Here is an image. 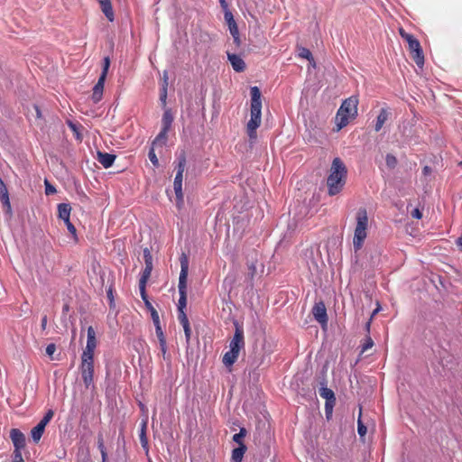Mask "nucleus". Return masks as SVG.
Wrapping results in <instances>:
<instances>
[{
  "instance_id": "nucleus-8",
  "label": "nucleus",
  "mask_w": 462,
  "mask_h": 462,
  "mask_svg": "<svg viewBox=\"0 0 462 462\" xmlns=\"http://www.w3.org/2000/svg\"><path fill=\"white\" fill-rule=\"evenodd\" d=\"M97 347L96 332L93 327L88 328L87 345L81 355V361L94 360V352Z\"/></svg>"
},
{
  "instance_id": "nucleus-48",
  "label": "nucleus",
  "mask_w": 462,
  "mask_h": 462,
  "mask_svg": "<svg viewBox=\"0 0 462 462\" xmlns=\"http://www.w3.org/2000/svg\"><path fill=\"white\" fill-rule=\"evenodd\" d=\"M228 29H229L230 34L232 36H236V35L239 34L236 23H232L231 25H228Z\"/></svg>"
},
{
  "instance_id": "nucleus-16",
  "label": "nucleus",
  "mask_w": 462,
  "mask_h": 462,
  "mask_svg": "<svg viewBox=\"0 0 462 462\" xmlns=\"http://www.w3.org/2000/svg\"><path fill=\"white\" fill-rule=\"evenodd\" d=\"M106 78L99 76V79L93 88L92 99L94 103H97L101 100L103 96L104 85Z\"/></svg>"
},
{
  "instance_id": "nucleus-61",
  "label": "nucleus",
  "mask_w": 462,
  "mask_h": 462,
  "mask_svg": "<svg viewBox=\"0 0 462 462\" xmlns=\"http://www.w3.org/2000/svg\"><path fill=\"white\" fill-rule=\"evenodd\" d=\"M371 321L372 319H370L365 324V329L368 333L370 332Z\"/></svg>"
},
{
  "instance_id": "nucleus-24",
  "label": "nucleus",
  "mask_w": 462,
  "mask_h": 462,
  "mask_svg": "<svg viewBox=\"0 0 462 462\" xmlns=\"http://www.w3.org/2000/svg\"><path fill=\"white\" fill-rule=\"evenodd\" d=\"M169 130L162 128L160 133L157 134L155 139L152 141V145L153 146H164L167 142V135Z\"/></svg>"
},
{
  "instance_id": "nucleus-50",
  "label": "nucleus",
  "mask_w": 462,
  "mask_h": 462,
  "mask_svg": "<svg viewBox=\"0 0 462 462\" xmlns=\"http://www.w3.org/2000/svg\"><path fill=\"white\" fill-rule=\"evenodd\" d=\"M167 99V89L165 88H161V93H160V100L163 105L166 104Z\"/></svg>"
},
{
  "instance_id": "nucleus-43",
  "label": "nucleus",
  "mask_w": 462,
  "mask_h": 462,
  "mask_svg": "<svg viewBox=\"0 0 462 462\" xmlns=\"http://www.w3.org/2000/svg\"><path fill=\"white\" fill-rule=\"evenodd\" d=\"M56 188L49 183L47 180H45V193L46 195H51L56 193Z\"/></svg>"
},
{
  "instance_id": "nucleus-38",
  "label": "nucleus",
  "mask_w": 462,
  "mask_h": 462,
  "mask_svg": "<svg viewBox=\"0 0 462 462\" xmlns=\"http://www.w3.org/2000/svg\"><path fill=\"white\" fill-rule=\"evenodd\" d=\"M367 429L365 425L362 422L361 419H358L357 421V432L361 437H364L366 434Z\"/></svg>"
},
{
  "instance_id": "nucleus-17",
  "label": "nucleus",
  "mask_w": 462,
  "mask_h": 462,
  "mask_svg": "<svg viewBox=\"0 0 462 462\" xmlns=\"http://www.w3.org/2000/svg\"><path fill=\"white\" fill-rule=\"evenodd\" d=\"M116 158V157L114 154L97 152V161L106 169L110 168L113 165Z\"/></svg>"
},
{
  "instance_id": "nucleus-7",
  "label": "nucleus",
  "mask_w": 462,
  "mask_h": 462,
  "mask_svg": "<svg viewBox=\"0 0 462 462\" xmlns=\"http://www.w3.org/2000/svg\"><path fill=\"white\" fill-rule=\"evenodd\" d=\"M319 395L326 400L325 414L327 420H330L333 413V408L336 403V397L334 392L327 387L325 381L321 383V387L319 388Z\"/></svg>"
},
{
  "instance_id": "nucleus-52",
  "label": "nucleus",
  "mask_w": 462,
  "mask_h": 462,
  "mask_svg": "<svg viewBox=\"0 0 462 462\" xmlns=\"http://www.w3.org/2000/svg\"><path fill=\"white\" fill-rule=\"evenodd\" d=\"M411 214V217L416 219H420L422 217V213L418 208H414Z\"/></svg>"
},
{
  "instance_id": "nucleus-51",
  "label": "nucleus",
  "mask_w": 462,
  "mask_h": 462,
  "mask_svg": "<svg viewBox=\"0 0 462 462\" xmlns=\"http://www.w3.org/2000/svg\"><path fill=\"white\" fill-rule=\"evenodd\" d=\"M97 447H98V449L100 450V453L106 452V447L104 445V440H103L102 436H100L98 438Z\"/></svg>"
},
{
  "instance_id": "nucleus-2",
  "label": "nucleus",
  "mask_w": 462,
  "mask_h": 462,
  "mask_svg": "<svg viewBox=\"0 0 462 462\" xmlns=\"http://www.w3.org/2000/svg\"><path fill=\"white\" fill-rule=\"evenodd\" d=\"M347 170L342 160L338 157L332 162L330 173L327 180L328 192L330 196L338 194L346 183Z\"/></svg>"
},
{
  "instance_id": "nucleus-42",
  "label": "nucleus",
  "mask_w": 462,
  "mask_h": 462,
  "mask_svg": "<svg viewBox=\"0 0 462 462\" xmlns=\"http://www.w3.org/2000/svg\"><path fill=\"white\" fill-rule=\"evenodd\" d=\"M400 34H401V36H402L404 40H406V42H408V44L411 42V41H413V40H415V39H416L413 35H411V34H410V33L406 32H405L403 29H402V28L400 29Z\"/></svg>"
},
{
  "instance_id": "nucleus-18",
  "label": "nucleus",
  "mask_w": 462,
  "mask_h": 462,
  "mask_svg": "<svg viewBox=\"0 0 462 462\" xmlns=\"http://www.w3.org/2000/svg\"><path fill=\"white\" fill-rule=\"evenodd\" d=\"M101 10L109 22L115 20V14L110 0H98Z\"/></svg>"
},
{
  "instance_id": "nucleus-25",
  "label": "nucleus",
  "mask_w": 462,
  "mask_h": 462,
  "mask_svg": "<svg viewBox=\"0 0 462 462\" xmlns=\"http://www.w3.org/2000/svg\"><path fill=\"white\" fill-rule=\"evenodd\" d=\"M155 332H156V336L159 339L162 354L163 356H165V354L167 352V344H166V338L164 337L162 327H158L157 328H155Z\"/></svg>"
},
{
  "instance_id": "nucleus-55",
  "label": "nucleus",
  "mask_w": 462,
  "mask_h": 462,
  "mask_svg": "<svg viewBox=\"0 0 462 462\" xmlns=\"http://www.w3.org/2000/svg\"><path fill=\"white\" fill-rule=\"evenodd\" d=\"M107 297L110 300V305H112L114 303V296H113V291H112L111 288L107 291Z\"/></svg>"
},
{
  "instance_id": "nucleus-41",
  "label": "nucleus",
  "mask_w": 462,
  "mask_h": 462,
  "mask_svg": "<svg viewBox=\"0 0 462 462\" xmlns=\"http://www.w3.org/2000/svg\"><path fill=\"white\" fill-rule=\"evenodd\" d=\"M400 34H401V36H402L404 40H406V42H408V44L411 42V41H413V40H415V39H416L413 35H411V34H410V33L406 32H405L403 29H402V28L400 29Z\"/></svg>"
},
{
  "instance_id": "nucleus-1",
  "label": "nucleus",
  "mask_w": 462,
  "mask_h": 462,
  "mask_svg": "<svg viewBox=\"0 0 462 462\" xmlns=\"http://www.w3.org/2000/svg\"><path fill=\"white\" fill-rule=\"evenodd\" d=\"M262 122V100L261 91L258 87L251 88V106L250 119L246 125V133L251 143H254L257 139V128Z\"/></svg>"
},
{
  "instance_id": "nucleus-30",
  "label": "nucleus",
  "mask_w": 462,
  "mask_h": 462,
  "mask_svg": "<svg viewBox=\"0 0 462 462\" xmlns=\"http://www.w3.org/2000/svg\"><path fill=\"white\" fill-rule=\"evenodd\" d=\"M246 435V430L245 428H240L239 432L236 433L233 436V441L238 444V446H241V444H244L243 439Z\"/></svg>"
},
{
  "instance_id": "nucleus-45",
  "label": "nucleus",
  "mask_w": 462,
  "mask_h": 462,
  "mask_svg": "<svg viewBox=\"0 0 462 462\" xmlns=\"http://www.w3.org/2000/svg\"><path fill=\"white\" fill-rule=\"evenodd\" d=\"M151 318L152 319V322H153V325H154L155 328H157L158 327H161L160 317H159V314H158L157 310H153L152 311V314L151 315Z\"/></svg>"
},
{
  "instance_id": "nucleus-22",
  "label": "nucleus",
  "mask_w": 462,
  "mask_h": 462,
  "mask_svg": "<svg viewBox=\"0 0 462 462\" xmlns=\"http://www.w3.org/2000/svg\"><path fill=\"white\" fill-rule=\"evenodd\" d=\"M173 122V115L171 109L167 108L164 110L162 118V128L170 130Z\"/></svg>"
},
{
  "instance_id": "nucleus-64",
  "label": "nucleus",
  "mask_w": 462,
  "mask_h": 462,
  "mask_svg": "<svg viewBox=\"0 0 462 462\" xmlns=\"http://www.w3.org/2000/svg\"><path fill=\"white\" fill-rule=\"evenodd\" d=\"M69 310V305H64L63 307V311H68Z\"/></svg>"
},
{
  "instance_id": "nucleus-12",
  "label": "nucleus",
  "mask_w": 462,
  "mask_h": 462,
  "mask_svg": "<svg viewBox=\"0 0 462 462\" xmlns=\"http://www.w3.org/2000/svg\"><path fill=\"white\" fill-rule=\"evenodd\" d=\"M312 314L315 319L321 325L325 326L328 323V315L326 306L323 301L315 303L312 308Z\"/></svg>"
},
{
  "instance_id": "nucleus-62",
  "label": "nucleus",
  "mask_w": 462,
  "mask_h": 462,
  "mask_svg": "<svg viewBox=\"0 0 462 462\" xmlns=\"http://www.w3.org/2000/svg\"><path fill=\"white\" fill-rule=\"evenodd\" d=\"M35 110H36V113H37V116L41 117V111H40V108L37 106H35Z\"/></svg>"
},
{
  "instance_id": "nucleus-32",
  "label": "nucleus",
  "mask_w": 462,
  "mask_h": 462,
  "mask_svg": "<svg viewBox=\"0 0 462 462\" xmlns=\"http://www.w3.org/2000/svg\"><path fill=\"white\" fill-rule=\"evenodd\" d=\"M54 415V412L52 410H49L45 415L43 416V418L41 420V421L39 422L40 425L43 426L44 428L46 427V425L51 421V420L52 419Z\"/></svg>"
},
{
  "instance_id": "nucleus-5",
  "label": "nucleus",
  "mask_w": 462,
  "mask_h": 462,
  "mask_svg": "<svg viewBox=\"0 0 462 462\" xmlns=\"http://www.w3.org/2000/svg\"><path fill=\"white\" fill-rule=\"evenodd\" d=\"M368 217L365 208H359L356 213V226L355 229L353 246L355 251L362 248L364 242L367 236Z\"/></svg>"
},
{
  "instance_id": "nucleus-19",
  "label": "nucleus",
  "mask_w": 462,
  "mask_h": 462,
  "mask_svg": "<svg viewBox=\"0 0 462 462\" xmlns=\"http://www.w3.org/2000/svg\"><path fill=\"white\" fill-rule=\"evenodd\" d=\"M146 429H147V421L143 420L140 427L139 439L142 445V448L144 449L145 453H149V444L148 439L146 436Z\"/></svg>"
},
{
  "instance_id": "nucleus-13",
  "label": "nucleus",
  "mask_w": 462,
  "mask_h": 462,
  "mask_svg": "<svg viewBox=\"0 0 462 462\" xmlns=\"http://www.w3.org/2000/svg\"><path fill=\"white\" fill-rule=\"evenodd\" d=\"M10 438L13 441L14 449H22L25 446V436L18 429H13L10 431Z\"/></svg>"
},
{
  "instance_id": "nucleus-3",
  "label": "nucleus",
  "mask_w": 462,
  "mask_h": 462,
  "mask_svg": "<svg viewBox=\"0 0 462 462\" xmlns=\"http://www.w3.org/2000/svg\"><path fill=\"white\" fill-rule=\"evenodd\" d=\"M235 334L229 343V350L223 356V364L230 367L232 366L238 358L239 352L245 347V337L243 328L238 324L237 321L234 322Z\"/></svg>"
},
{
  "instance_id": "nucleus-29",
  "label": "nucleus",
  "mask_w": 462,
  "mask_h": 462,
  "mask_svg": "<svg viewBox=\"0 0 462 462\" xmlns=\"http://www.w3.org/2000/svg\"><path fill=\"white\" fill-rule=\"evenodd\" d=\"M185 166H186V155H185V152H182L178 156V159H177V165H176L177 173L183 174L184 170H185Z\"/></svg>"
},
{
  "instance_id": "nucleus-11",
  "label": "nucleus",
  "mask_w": 462,
  "mask_h": 462,
  "mask_svg": "<svg viewBox=\"0 0 462 462\" xmlns=\"http://www.w3.org/2000/svg\"><path fill=\"white\" fill-rule=\"evenodd\" d=\"M408 45L415 63L417 64L418 67L422 68L424 65V56L420 42L417 39H415L413 41H411V42Z\"/></svg>"
},
{
  "instance_id": "nucleus-23",
  "label": "nucleus",
  "mask_w": 462,
  "mask_h": 462,
  "mask_svg": "<svg viewBox=\"0 0 462 462\" xmlns=\"http://www.w3.org/2000/svg\"><path fill=\"white\" fill-rule=\"evenodd\" d=\"M246 451V446L245 444H241L237 448H234L232 451V462H241L243 457Z\"/></svg>"
},
{
  "instance_id": "nucleus-6",
  "label": "nucleus",
  "mask_w": 462,
  "mask_h": 462,
  "mask_svg": "<svg viewBox=\"0 0 462 462\" xmlns=\"http://www.w3.org/2000/svg\"><path fill=\"white\" fill-rule=\"evenodd\" d=\"M180 273L179 277L178 291L180 298L178 300V310H185L187 306V279L189 273V259L185 254L180 258Z\"/></svg>"
},
{
  "instance_id": "nucleus-53",
  "label": "nucleus",
  "mask_w": 462,
  "mask_h": 462,
  "mask_svg": "<svg viewBox=\"0 0 462 462\" xmlns=\"http://www.w3.org/2000/svg\"><path fill=\"white\" fill-rule=\"evenodd\" d=\"M162 88H165V89L168 88V72L167 71L163 72V82H162Z\"/></svg>"
},
{
  "instance_id": "nucleus-49",
  "label": "nucleus",
  "mask_w": 462,
  "mask_h": 462,
  "mask_svg": "<svg viewBox=\"0 0 462 462\" xmlns=\"http://www.w3.org/2000/svg\"><path fill=\"white\" fill-rule=\"evenodd\" d=\"M248 269H249V276L251 279H253L256 273V265L254 263H251L249 265H248Z\"/></svg>"
},
{
  "instance_id": "nucleus-60",
  "label": "nucleus",
  "mask_w": 462,
  "mask_h": 462,
  "mask_svg": "<svg viewBox=\"0 0 462 462\" xmlns=\"http://www.w3.org/2000/svg\"><path fill=\"white\" fill-rule=\"evenodd\" d=\"M101 457H102V462H108V460H107V453L106 452L101 453Z\"/></svg>"
},
{
  "instance_id": "nucleus-36",
  "label": "nucleus",
  "mask_w": 462,
  "mask_h": 462,
  "mask_svg": "<svg viewBox=\"0 0 462 462\" xmlns=\"http://www.w3.org/2000/svg\"><path fill=\"white\" fill-rule=\"evenodd\" d=\"M385 162L387 166H389L390 168H393L397 164V160L395 156H393V154H387L385 157Z\"/></svg>"
},
{
  "instance_id": "nucleus-56",
  "label": "nucleus",
  "mask_w": 462,
  "mask_h": 462,
  "mask_svg": "<svg viewBox=\"0 0 462 462\" xmlns=\"http://www.w3.org/2000/svg\"><path fill=\"white\" fill-rule=\"evenodd\" d=\"M221 7L224 9V11L229 10L228 5L226 0H219Z\"/></svg>"
},
{
  "instance_id": "nucleus-14",
  "label": "nucleus",
  "mask_w": 462,
  "mask_h": 462,
  "mask_svg": "<svg viewBox=\"0 0 462 462\" xmlns=\"http://www.w3.org/2000/svg\"><path fill=\"white\" fill-rule=\"evenodd\" d=\"M182 178H183V174L176 173V176H175V179L173 181V188H174L178 206H180V204L183 203Z\"/></svg>"
},
{
  "instance_id": "nucleus-15",
  "label": "nucleus",
  "mask_w": 462,
  "mask_h": 462,
  "mask_svg": "<svg viewBox=\"0 0 462 462\" xmlns=\"http://www.w3.org/2000/svg\"><path fill=\"white\" fill-rule=\"evenodd\" d=\"M227 58L235 71L242 72L245 69V63L240 56L233 53H227Z\"/></svg>"
},
{
  "instance_id": "nucleus-20",
  "label": "nucleus",
  "mask_w": 462,
  "mask_h": 462,
  "mask_svg": "<svg viewBox=\"0 0 462 462\" xmlns=\"http://www.w3.org/2000/svg\"><path fill=\"white\" fill-rule=\"evenodd\" d=\"M71 207L69 203H60L58 205V217L63 221L70 219Z\"/></svg>"
},
{
  "instance_id": "nucleus-54",
  "label": "nucleus",
  "mask_w": 462,
  "mask_h": 462,
  "mask_svg": "<svg viewBox=\"0 0 462 462\" xmlns=\"http://www.w3.org/2000/svg\"><path fill=\"white\" fill-rule=\"evenodd\" d=\"M47 321H48V319H47V316H43V317L42 318V321H41V328H42V330H45V329H46V327H47Z\"/></svg>"
},
{
  "instance_id": "nucleus-28",
  "label": "nucleus",
  "mask_w": 462,
  "mask_h": 462,
  "mask_svg": "<svg viewBox=\"0 0 462 462\" xmlns=\"http://www.w3.org/2000/svg\"><path fill=\"white\" fill-rule=\"evenodd\" d=\"M139 290H140L141 298L143 300L146 309L150 311V313L152 315V311L156 310L154 309V307L152 306V304L150 302V300L148 299L145 287H139Z\"/></svg>"
},
{
  "instance_id": "nucleus-9",
  "label": "nucleus",
  "mask_w": 462,
  "mask_h": 462,
  "mask_svg": "<svg viewBox=\"0 0 462 462\" xmlns=\"http://www.w3.org/2000/svg\"><path fill=\"white\" fill-rule=\"evenodd\" d=\"M79 369L86 388H89L94 380V360L81 361Z\"/></svg>"
},
{
  "instance_id": "nucleus-40",
  "label": "nucleus",
  "mask_w": 462,
  "mask_h": 462,
  "mask_svg": "<svg viewBox=\"0 0 462 462\" xmlns=\"http://www.w3.org/2000/svg\"><path fill=\"white\" fill-rule=\"evenodd\" d=\"M224 17H225V21L226 22L227 25H231L232 23H236L234 16L232 14V13L230 12V10L225 11Z\"/></svg>"
},
{
  "instance_id": "nucleus-63",
  "label": "nucleus",
  "mask_w": 462,
  "mask_h": 462,
  "mask_svg": "<svg viewBox=\"0 0 462 462\" xmlns=\"http://www.w3.org/2000/svg\"><path fill=\"white\" fill-rule=\"evenodd\" d=\"M378 310H379L378 309H376V310H374V312H373V314H372V316H371V318H370L371 319H373V317H374V316L378 312Z\"/></svg>"
},
{
  "instance_id": "nucleus-44",
  "label": "nucleus",
  "mask_w": 462,
  "mask_h": 462,
  "mask_svg": "<svg viewBox=\"0 0 462 462\" xmlns=\"http://www.w3.org/2000/svg\"><path fill=\"white\" fill-rule=\"evenodd\" d=\"M151 318L152 319V322H153V325H154L155 328H157L158 327H161L160 317H159V314H158L157 310H153L152 311V314L151 315Z\"/></svg>"
},
{
  "instance_id": "nucleus-31",
  "label": "nucleus",
  "mask_w": 462,
  "mask_h": 462,
  "mask_svg": "<svg viewBox=\"0 0 462 462\" xmlns=\"http://www.w3.org/2000/svg\"><path fill=\"white\" fill-rule=\"evenodd\" d=\"M155 147L156 146L153 145L151 146L148 152V157L154 167H159V160L155 153Z\"/></svg>"
},
{
  "instance_id": "nucleus-33",
  "label": "nucleus",
  "mask_w": 462,
  "mask_h": 462,
  "mask_svg": "<svg viewBox=\"0 0 462 462\" xmlns=\"http://www.w3.org/2000/svg\"><path fill=\"white\" fill-rule=\"evenodd\" d=\"M68 231L70 233L75 241L78 240L77 230L75 226L70 222V219L64 221Z\"/></svg>"
},
{
  "instance_id": "nucleus-39",
  "label": "nucleus",
  "mask_w": 462,
  "mask_h": 462,
  "mask_svg": "<svg viewBox=\"0 0 462 462\" xmlns=\"http://www.w3.org/2000/svg\"><path fill=\"white\" fill-rule=\"evenodd\" d=\"M181 326H182L183 330H184L186 342H187V344H189V340H190V336H191V328H190L189 323V324H184V325H181Z\"/></svg>"
},
{
  "instance_id": "nucleus-47",
  "label": "nucleus",
  "mask_w": 462,
  "mask_h": 462,
  "mask_svg": "<svg viewBox=\"0 0 462 462\" xmlns=\"http://www.w3.org/2000/svg\"><path fill=\"white\" fill-rule=\"evenodd\" d=\"M56 351V346L55 344L51 343L49 344L46 347V354L51 357V359H53L52 355Z\"/></svg>"
},
{
  "instance_id": "nucleus-37",
  "label": "nucleus",
  "mask_w": 462,
  "mask_h": 462,
  "mask_svg": "<svg viewBox=\"0 0 462 462\" xmlns=\"http://www.w3.org/2000/svg\"><path fill=\"white\" fill-rule=\"evenodd\" d=\"M374 346V341L371 337H367L365 340V343L362 345V353H365L366 350L371 348Z\"/></svg>"
},
{
  "instance_id": "nucleus-35",
  "label": "nucleus",
  "mask_w": 462,
  "mask_h": 462,
  "mask_svg": "<svg viewBox=\"0 0 462 462\" xmlns=\"http://www.w3.org/2000/svg\"><path fill=\"white\" fill-rule=\"evenodd\" d=\"M178 319L181 325L189 323L185 310H178Z\"/></svg>"
},
{
  "instance_id": "nucleus-46",
  "label": "nucleus",
  "mask_w": 462,
  "mask_h": 462,
  "mask_svg": "<svg viewBox=\"0 0 462 462\" xmlns=\"http://www.w3.org/2000/svg\"><path fill=\"white\" fill-rule=\"evenodd\" d=\"M13 462H24L23 456H22L21 449H14Z\"/></svg>"
},
{
  "instance_id": "nucleus-10",
  "label": "nucleus",
  "mask_w": 462,
  "mask_h": 462,
  "mask_svg": "<svg viewBox=\"0 0 462 462\" xmlns=\"http://www.w3.org/2000/svg\"><path fill=\"white\" fill-rule=\"evenodd\" d=\"M143 259L145 267L143 270L141 278L139 280V287H146L147 281L150 278L152 271V256L147 248L143 250Z\"/></svg>"
},
{
  "instance_id": "nucleus-59",
  "label": "nucleus",
  "mask_w": 462,
  "mask_h": 462,
  "mask_svg": "<svg viewBox=\"0 0 462 462\" xmlns=\"http://www.w3.org/2000/svg\"><path fill=\"white\" fill-rule=\"evenodd\" d=\"M430 171H431L430 167H429V166H425V167L423 168V173H424V175H428V174H430Z\"/></svg>"
},
{
  "instance_id": "nucleus-58",
  "label": "nucleus",
  "mask_w": 462,
  "mask_h": 462,
  "mask_svg": "<svg viewBox=\"0 0 462 462\" xmlns=\"http://www.w3.org/2000/svg\"><path fill=\"white\" fill-rule=\"evenodd\" d=\"M233 39H234V42L236 43V46H239L241 42H240V38H239V34L236 35V36H233Z\"/></svg>"
},
{
  "instance_id": "nucleus-34",
  "label": "nucleus",
  "mask_w": 462,
  "mask_h": 462,
  "mask_svg": "<svg viewBox=\"0 0 462 462\" xmlns=\"http://www.w3.org/2000/svg\"><path fill=\"white\" fill-rule=\"evenodd\" d=\"M109 66H110V59H109V57H105L103 60L102 72L100 74L101 77L106 78Z\"/></svg>"
},
{
  "instance_id": "nucleus-26",
  "label": "nucleus",
  "mask_w": 462,
  "mask_h": 462,
  "mask_svg": "<svg viewBox=\"0 0 462 462\" xmlns=\"http://www.w3.org/2000/svg\"><path fill=\"white\" fill-rule=\"evenodd\" d=\"M44 430L45 428L40 425L39 423L32 430L31 436L35 443H37L41 439L44 432Z\"/></svg>"
},
{
  "instance_id": "nucleus-21",
  "label": "nucleus",
  "mask_w": 462,
  "mask_h": 462,
  "mask_svg": "<svg viewBox=\"0 0 462 462\" xmlns=\"http://www.w3.org/2000/svg\"><path fill=\"white\" fill-rule=\"evenodd\" d=\"M388 119V111L386 108H382L377 116L376 122L374 125V130L379 132L383 126L384 123Z\"/></svg>"
},
{
  "instance_id": "nucleus-4",
  "label": "nucleus",
  "mask_w": 462,
  "mask_h": 462,
  "mask_svg": "<svg viewBox=\"0 0 462 462\" xmlns=\"http://www.w3.org/2000/svg\"><path fill=\"white\" fill-rule=\"evenodd\" d=\"M358 98L352 96L345 99L336 115L337 130L339 131L346 126L351 119L357 116Z\"/></svg>"
},
{
  "instance_id": "nucleus-57",
  "label": "nucleus",
  "mask_w": 462,
  "mask_h": 462,
  "mask_svg": "<svg viewBox=\"0 0 462 462\" xmlns=\"http://www.w3.org/2000/svg\"><path fill=\"white\" fill-rule=\"evenodd\" d=\"M456 244L459 250L462 252V235L457 239Z\"/></svg>"
},
{
  "instance_id": "nucleus-27",
  "label": "nucleus",
  "mask_w": 462,
  "mask_h": 462,
  "mask_svg": "<svg viewBox=\"0 0 462 462\" xmlns=\"http://www.w3.org/2000/svg\"><path fill=\"white\" fill-rule=\"evenodd\" d=\"M298 55L300 58L309 60L313 66H315L314 58L309 49L305 47H300Z\"/></svg>"
}]
</instances>
